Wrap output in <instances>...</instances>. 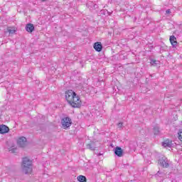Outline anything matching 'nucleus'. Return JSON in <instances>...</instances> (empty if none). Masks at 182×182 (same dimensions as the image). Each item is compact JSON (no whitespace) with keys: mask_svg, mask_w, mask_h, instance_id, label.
<instances>
[{"mask_svg":"<svg viewBox=\"0 0 182 182\" xmlns=\"http://www.w3.org/2000/svg\"><path fill=\"white\" fill-rule=\"evenodd\" d=\"M94 49H95L97 52H102V49H103V46L102 45V43L97 42L94 43Z\"/></svg>","mask_w":182,"mask_h":182,"instance_id":"7","label":"nucleus"},{"mask_svg":"<svg viewBox=\"0 0 182 182\" xmlns=\"http://www.w3.org/2000/svg\"><path fill=\"white\" fill-rule=\"evenodd\" d=\"M159 64H160V61H159V60H151V66H157V65H159Z\"/></svg>","mask_w":182,"mask_h":182,"instance_id":"13","label":"nucleus"},{"mask_svg":"<svg viewBox=\"0 0 182 182\" xmlns=\"http://www.w3.org/2000/svg\"><path fill=\"white\" fill-rule=\"evenodd\" d=\"M171 141L170 140H166L162 143V146H164V147H171Z\"/></svg>","mask_w":182,"mask_h":182,"instance_id":"11","label":"nucleus"},{"mask_svg":"<svg viewBox=\"0 0 182 182\" xmlns=\"http://www.w3.org/2000/svg\"><path fill=\"white\" fill-rule=\"evenodd\" d=\"M166 14H171V11H170V9H168V10H166Z\"/></svg>","mask_w":182,"mask_h":182,"instance_id":"20","label":"nucleus"},{"mask_svg":"<svg viewBox=\"0 0 182 182\" xmlns=\"http://www.w3.org/2000/svg\"><path fill=\"white\" fill-rule=\"evenodd\" d=\"M48 0H41L42 2H46Z\"/></svg>","mask_w":182,"mask_h":182,"instance_id":"21","label":"nucleus"},{"mask_svg":"<svg viewBox=\"0 0 182 182\" xmlns=\"http://www.w3.org/2000/svg\"><path fill=\"white\" fill-rule=\"evenodd\" d=\"M118 127H123V123L122 122H119L118 124H117Z\"/></svg>","mask_w":182,"mask_h":182,"instance_id":"19","label":"nucleus"},{"mask_svg":"<svg viewBox=\"0 0 182 182\" xmlns=\"http://www.w3.org/2000/svg\"><path fill=\"white\" fill-rule=\"evenodd\" d=\"M9 132V128L6 125H0V134H5Z\"/></svg>","mask_w":182,"mask_h":182,"instance_id":"8","label":"nucleus"},{"mask_svg":"<svg viewBox=\"0 0 182 182\" xmlns=\"http://www.w3.org/2000/svg\"><path fill=\"white\" fill-rule=\"evenodd\" d=\"M17 144L20 147H25L26 146V138L24 136L20 137L17 141Z\"/></svg>","mask_w":182,"mask_h":182,"instance_id":"5","label":"nucleus"},{"mask_svg":"<svg viewBox=\"0 0 182 182\" xmlns=\"http://www.w3.org/2000/svg\"><path fill=\"white\" fill-rule=\"evenodd\" d=\"M94 8H97V5L95 4Z\"/></svg>","mask_w":182,"mask_h":182,"instance_id":"22","label":"nucleus"},{"mask_svg":"<svg viewBox=\"0 0 182 182\" xmlns=\"http://www.w3.org/2000/svg\"><path fill=\"white\" fill-rule=\"evenodd\" d=\"M77 181L80 182H86L87 179H86V176L80 175L79 176H77Z\"/></svg>","mask_w":182,"mask_h":182,"instance_id":"12","label":"nucleus"},{"mask_svg":"<svg viewBox=\"0 0 182 182\" xmlns=\"http://www.w3.org/2000/svg\"><path fill=\"white\" fill-rule=\"evenodd\" d=\"M21 168L24 174H31L32 173V161L28 157L23 158Z\"/></svg>","mask_w":182,"mask_h":182,"instance_id":"2","label":"nucleus"},{"mask_svg":"<svg viewBox=\"0 0 182 182\" xmlns=\"http://www.w3.org/2000/svg\"><path fill=\"white\" fill-rule=\"evenodd\" d=\"M114 154L117 156L118 157H122L123 156V149L120 148V146H116L114 149Z\"/></svg>","mask_w":182,"mask_h":182,"instance_id":"6","label":"nucleus"},{"mask_svg":"<svg viewBox=\"0 0 182 182\" xmlns=\"http://www.w3.org/2000/svg\"><path fill=\"white\" fill-rule=\"evenodd\" d=\"M87 149H89L90 150H92V151L95 150V146H93V144H87Z\"/></svg>","mask_w":182,"mask_h":182,"instance_id":"14","label":"nucleus"},{"mask_svg":"<svg viewBox=\"0 0 182 182\" xmlns=\"http://www.w3.org/2000/svg\"><path fill=\"white\" fill-rule=\"evenodd\" d=\"M178 139L181 141H182V129L178 133Z\"/></svg>","mask_w":182,"mask_h":182,"instance_id":"18","label":"nucleus"},{"mask_svg":"<svg viewBox=\"0 0 182 182\" xmlns=\"http://www.w3.org/2000/svg\"><path fill=\"white\" fill-rule=\"evenodd\" d=\"M65 99L72 107H80L82 102L76 92L72 90L65 92Z\"/></svg>","mask_w":182,"mask_h":182,"instance_id":"1","label":"nucleus"},{"mask_svg":"<svg viewBox=\"0 0 182 182\" xmlns=\"http://www.w3.org/2000/svg\"><path fill=\"white\" fill-rule=\"evenodd\" d=\"M154 134H159V133H160L159 127H155L154 128Z\"/></svg>","mask_w":182,"mask_h":182,"instance_id":"15","label":"nucleus"},{"mask_svg":"<svg viewBox=\"0 0 182 182\" xmlns=\"http://www.w3.org/2000/svg\"><path fill=\"white\" fill-rule=\"evenodd\" d=\"M10 153H16V148L15 146H13V148H11L9 149Z\"/></svg>","mask_w":182,"mask_h":182,"instance_id":"17","label":"nucleus"},{"mask_svg":"<svg viewBox=\"0 0 182 182\" xmlns=\"http://www.w3.org/2000/svg\"><path fill=\"white\" fill-rule=\"evenodd\" d=\"M61 124L63 129H69L72 126V119L69 117H64L61 120Z\"/></svg>","mask_w":182,"mask_h":182,"instance_id":"3","label":"nucleus"},{"mask_svg":"<svg viewBox=\"0 0 182 182\" xmlns=\"http://www.w3.org/2000/svg\"><path fill=\"white\" fill-rule=\"evenodd\" d=\"M159 164L161 167H165L166 168L170 166V164H168V159L164 156L159 160Z\"/></svg>","mask_w":182,"mask_h":182,"instance_id":"4","label":"nucleus"},{"mask_svg":"<svg viewBox=\"0 0 182 182\" xmlns=\"http://www.w3.org/2000/svg\"><path fill=\"white\" fill-rule=\"evenodd\" d=\"M7 31L9 32V33L10 35H14V33H15V32H16L15 30H14L12 28H8Z\"/></svg>","mask_w":182,"mask_h":182,"instance_id":"16","label":"nucleus"},{"mask_svg":"<svg viewBox=\"0 0 182 182\" xmlns=\"http://www.w3.org/2000/svg\"><path fill=\"white\" fill-rule=\"evenodd\" d=\"M157 174H160V171H158V173Z\"/></svg>","mask_w":182,"mask_h":182,"instance_id":"23","label":"nucleus"},{"mask_svg":"<svg viewBox=\"0 0 182 182\" xmlns=\"http://www.w3.org/2000/svg\"><path fill=\"white\" fill-rule=\"evenodd\" d=\"M26 30L27 32L32 33V32L35 31V26H33V24L32 23H28L26 26Z\"/></svg>","mask_w":182,"mask_h":182,"instance_id":"9","label":"nucleus"},{"mask_svg":"<svg viewBox=\"0 0 182 182\" xmlns=\"http://www.w3.org/2000/svg\"><path fill=\"white\" fill-rule=\"evenodd\" d=\"M169 41H170L172 46H173V48L177 46V38H176V36H171L170 38H169Z\"/></svg>","mask_w":182,"mask_h":182,"instance_id":"10","label":"nucleus"}]
</instances>
